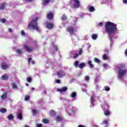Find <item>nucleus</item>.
<instances>
[{
  "mask_svg": "<svg viewBox=\"0 0 127 127\" xmlns=\"http://www.w3.org/2000/svg\"><path fill=\"white\" fill-rule=\"evenodd\" d=\"M95 10V8H94V6H91L89 7V11H90L91 12H93Z\"/></svg>",
  "mask_w": 127,
  "mask_h": 127,
  "instance_id": "obj_27",
  "label": "nucleus"
},
{
  "mask_svg": "<svg viewBox=\"0 0 127 127\" xmlns=\"http://www.w3.org/2000/svg\"><path fill=\"white\" fill-rule=\"evenodd\" d=\"M12 86L13 89H17V85L15 83H12Z\"/></svg>",
  "mask_w": 127,
  "mask_h": 127,
  "instance_id": "obj_37",
  "label": "nucleus"
},
{
  "mask_svg": "<svg viewBox=\"0 0 127 127\" xmlns=\"http://www.w3.org/2000/svg\"><path fill=\"white\" fill-rule=\"evenodd\" d=\"M78 56V54L76 53V54L74 55V56H73L74 59H76V58H77Z\"/></svg>",
  "mask_w": 127,
  "mask_h": 127,
  "instance_id": "obj_43",
  "label": "nucleus"
},
{
  "mask_svg": "<svg viewBox=\"0 0 127 127\" xmlns=\"http://www.w3.org/2000/svg\"><path fill=\"white\" fill-rule=\"evenodd\" d=\"M8 64L6 63H2L1 64V68L2 70H5V69L8 68Z\"/></svg>",
  "mask_w": 127,
  "mask_h": 127,
  "instance_id": "obj_9",
  "label": "nucleus"
},
{
  "mask_svg": "<svg viewBox=\"0 0 127 127\" xmlns=\"http://www.w3.org/2000/svg\"><path fill=\"white\" fill-rule=\"evenodd\" d=\"M56 83H57V84H60V80H57L56 81Z\"/></svg>",
  "mask_w": 127,
  "mask_h": 127,
  "instance_id": "obj_51",
  "label": "nucleus"
},
{
  "mask_svg": "<svg viewBox=\"0 0 127 127\" xmlns=\"http://www.w3.org/2000/svg\"><path fill=\"white\" fill-rule=\"evenodd\" d=\"M125 55L127 56V49H126Z\"/></svg>",
  "mask_w": 127,
  "mask_h": 127,
  "instance_id": "obj_57",
  "label": "nucleus"
},
{
  "mask_svg": "<svg viewBox=\"0 0 127 127\" xmlns=\"http://www.w3.org/2000/svg\"><path fill=\"white\" fill-rule=\"evenodd\" d=\"M32 113H33V114H36L37 113V111H36V110L33 109L32 110Z\"/></svg>",
  "mask_w": 127,
  "mask_h": 127,
  "instance_id": "obj_46",
  "label": "nucleus"
},
{
  "mask_svg": "<svg viewBox=\"0 0 127 127\" xmlns=\"http://www.w3.org/2000/svg\"><path fill=\"white\" fill-rule=\"evenodd\" d=\"M63 120V118L58 116L56 118V121L57 122H60L61 121H62Z\"/></svg>",
  "mask_w": 127,
  "mask_h": 127,
  "instance_id": "obj_20",
  "label": "nucleus"
},
{
  "mask_svg": "<svg viewBox=\"0 0 127 127\" xmlns=\"http://www.w3.org/2000/svg\"><path fill=\"white\" fill-rule=\"evenodd\" d=\"M1 99H6V98H7V93L5 92L3 94L2 96H0Z\"/></svg>",
  "mask_w": 127,
  "mask_h": 127,
  "instance_id": "obj_19",
  "label": "nucleus"
},
{
  "mask_svg": "<svg viewBox=\"0 0 127 127\" xmlns=\"http://www.w3.org/2000/svg\"><path fill=\"white\" fill-rule=\"evenodd\" d=\"M23 47L27 52L30 53V52L33 51V48L32 47H30L28 45H24Z\"/></svg>",
  "mask_w": 127,
  "mask_h": 127,
  "instance_id": "obj_4",
  "label": "nucleus"
},
{
  "mask_svg": "<svg viewBox=\"0 0 127 127\" xmlns=\"http://www.w3.org/2000/svg\"><path fill=\"white\" fill-rule=\"evenodd\" d=\"M40 103H43V101H42V100H40Z\"/></svg>",
  "mask_w": 127,
  "mask_h": 127,
  "instance_id": "obj_59",
  "label": "nucleus"
},
{
  "mask_svg": "<svg viewBox=\"0 0 127 127\" xmlns=\"http://www.w3.org/2000/svg\"><path fill=\"white\" fill-rule=\"evenodd\" d=\"M32 59V58H30L28 59V62L29 64H30V61H31Z\"/></svg>",
  "mask_w": 127,
  "mask_h": 127,
  "instance_id": "obj_48",
  "label": "nucleus"
},
{
  "mask_svg": "<svg viewBox=\"0 0 127 127\" xmlns=\"http://www.w3.org/2000/svg\"><path fill=\"white\" fill-rule=\"evenodd\" d=\"M102 125H105L106 127H108V126H109V120H103Z\"/></svg>",
  "mask_w": 127,
  "mask_h": 127,
  "instance_id": "obj_14",
  "label": "nucleus"
},
{
  "mask_svg": "<svg viewBox=\"0 0 127 127\" xmlns=\"http://www.w3.org/2000/svg\"><path fill=\"white\" fill-rule=\"evenodd\" d=\"M32 91H34L35 90V88L34 87H32Z\"/></svg>",
  "mask_w": 127,
  "mask_h": 127,
  "instance_id": "obj_58",
  "label": "nucleus"
},
{
  "mask_svg": "<svg viewBox=\"0 0 127 127\" xmlns=\"http://www.w3.org/2000/svg\"><path fill=\"white\" fill-rule=\"evenodd\" d=\"M73 7L75 8H79L80 7V1L78 0H73Z\"/></svg>",
  "mask_w": 127,
  "mask_h": 127,
  "instance_id": "obj_6",
  "label": "nucleus"
},
{
  "mask_svg": "<svg viewBox=\"0 0 127 127\" xmlns=\"http://www.w3.org/2000/svg\"><path fill=\"white\" fill-rule=\"evenodd\" d=\"M104 89H105V90L107 91V92L110 91V87L108 86H105Z\"/></svg>",
  "mask_w": 127,
  "mask_h": 127,
  "instance_id": "obj_35",
  "label": "nucleus"
},
{
  "mask_svg": "<svg viewBox=\"0 0 127 127\" xmlns=\"http://www.w3.org/2000/svg\"><path fill=\"white\" fill-rule=\"evenodd\" d=\"M89 80H90L89 76H86L85 77V81H89Z\"/></svg>",
  "mask_w": 127,
  "mask_h": 127,
  "instance_id": "obj_42",
  "label": "nucleus"
},
{
  "mask_svg": "<svg viewBox=\"0 0 127 127\" xmlns=\"http://www.w3.org/2000/svg\"><path fill=\"white\" fill-rule=\"evenodd\" d=\"M62 20H66L67 19V16L65 14H64L61 18Z\"/></svg>",
  "mask_w": 127,
  "mask_h": 127,
  "instance_id": "obj_33",
  "label": "nucleus"
},
{
  "mask_svg": "<svg viewBox=\"0 0 127 127\" xmlns=\"http://www.w3.org/2000/svg\"><path fill=\"white\" fill-rule=\"evenodd\" d=\"M98 37V36L97 35V34H93L92 35V39H93L94 40H96V39Z\"/></svg>",
  "mask_w": 127,
  "mask_h": 127,
  "instance_id": "obj_31",
  "label": "nucleus"
},
{
  "mask_svg": "<svg viewBox=\"0 0 127 127\" xmlns=\"http://www.w3.org/2000/svg\"><path fill=\"white\" fill-rule=\"evenodd\" d=\"M86 66V64L85 63H80L79 64H78V67L80 68V69H82V68H84V66Z\"/></svg>",
  "mask_w": 127,
  "mask_h": 127,
  "instance_id": "obj_17",
  "label": "nucleus"
},
{
  "mask_svg": "<svg viewBox=\"0 0 127 127\" xmlns=\"http://www.w3.org/2000/svg\"><path fill=\"white\" fill-rule=\"evenodd\" d=\"M43 93H44V94H47V91L46 90H44Z\"/></svg>",
  "mask_w": 127,
  "mask_h": 127,
  "instance_id": "obj_56",
  "label": "nucleus"
},
{
  "mask_svg": "<svg viewBox=\"0 0 127 127\" xmlns=\"http://www.w3.org/2000/svg\"><path fill=\"white\" fill-rule=\"evenodd\" d=\"M25 85H26V86H28V83H26Z\"/></svg>",
  "mask_w": 127,
  "mask_h": 127,
  "instance_id": "obj_60",
  "label": "nucleus"
},
{
  "mask_svg": "<svg viewBox=\"0 0 127 127\" xmlns=\"http://www.w3.org/2000/svg\"><path fill=\"white\" fill-rule=\"evenodd\" d=\"M76 96H77V93H76V92H72L70 95V97L71 98H72V99H74L76 98Z\"/></svg>",
  "mask_w": 127,
  "mask_h": 127,
  "instance_id": "obj_21",
  "label": "nucleus"
},
{
  "mask_svg": "<svg viewBox=\"0 0 127 127\" xmlns=\"http://www.w3.org/2000/svg\"><path fill=\"white\" fill-rule=\"evenodd\" d=\"M109 106L108 104H105L104 105V110H109Z\"/></svg>",
  "mask_w": 127,
  "mask_h": 127,
  "instance_id": "obj_28",
  "label": "nucleus"
},
{
  "mask_svg": "<svg viewBox=\"0 0 127 127\" xmlns=\"http://www.w3.org/2000/svg\"><path fill=\"white\" fill-rule=\"evenodd\" d=\"M47 17L49 20H52L53 19V13L52 12L48 13L47 15Z\"/></svg>",
  "mask_w": 127,
  "mask_h": 127,
  "instance_id": "obj_8",
  "label": "nucleus"
},
{
  "mask_svg": "<svg viewBox=\"0 0 127 127\" xmlns=\"http://www.w3.org/2000/svg\"><path fill=\"white\" fill-rule=\"evenodd\" d=\"M42 122L43 124H48V123H49V120L47 119H43Z\"/></svg>",
  "mask_w": 127,
  "mask_h": 127,
  "instance_id": "obj_30",
  "label": "nucleus"
},
{
  "mask_svg": "<svg viewBox=\"0 0 127 127\" xmlns=\"http://www.w3.org/2000/svg\"><path fill=\"white\" fill-rule=\"evenodd\" d=\"M102 58L103 60H108V55H107L106 54H104L102 56Z\"/></svg>",
  "mask_w": 127,
  "mask_h": 127,
  "instance_id": "obj_24",
  "label": "nucleus"
},
{
  "mask_svg": "<svg viewBox=\"0 0 127 127\" xmlns=\"http://www.w3.org/2000/svg\"><path fill=\"white\" fill-rule=\"evenodd\" d=\"M118 74L119 78H122L127 73V69H126L125 64H120L118 65Z\"/></svg>",
  "mask_w": 127,
  "mask_h": 127,
  "instance_id": "obj_2",
  "label": "nucleus"
},
{
  "mask_svg": "<svg viewBox=\"0 0 127 127\" xmlns=\"http://www.w3.org/2000/svg\"><path fill=\"white\" fill-rule=\"evenodd\" d=\"M78 55H81L82 53H83V51L82 50V49H79V50L78 51Z\"/></svg>",
  "mask_w": 127,
  "mask_h": 127,
  "instance_id": "obj_38",
  "label": "nucleus"
},
{
  "mask_svg": "<svg viewBox=\"0 0 127 127\" xmlns=\"http://www.w3.org/2000/svg\"><path fill=\"white\" fill-rule=\"evenodd\" d=\"M53 23H48L47 24V28H48L49 29H52L53 28Z\"/></svg>",
  "mask_w": 127,
  "mask_h": 127,
  "instance_id": "obj_11",
  "label": "nucleus"
},
{
  "mask_svg": "<svg viewBox=\"0 0 127 127\" xmlns=\"http://www.w3.org/2000/svg\"><path fill=\"white\" fill-rule=\"evenodd\" d=\"M94 62H96V63H100V60L98 59L97 58H94Z\"/></svg>",
  "mask_w": 127,
  "mask_h": 127,
  "instance_id": "obj_39",
  "label": "nucleus"
},
{
  "mask_svg": "<svg viewBox=\"0 0 127 127\" xmlns=\"http://www.w3.org/2000/svg\"><path fill=\"white\" fill-rule=\"evenodd\" d=\"M8 30H9V31L10 32H11V33H12V32H13L12 29H11V28H9L8 29Z\"/></svg>",
  "mask_w": 127,
  "mask_h": 127,
  "instance_id": "obj_49",
  "label": "nucleus"
},
{
  "mask_svg": "<svg viewBox=\"0 0 127 127\" xmlns=\"http://www.w3.org/2000/svg\"><path fill=\"white\" fill-rule=\"evenodd\" d=\"M31 63L34 65L35 64V62H34V61H31Z\"/></svg>",
  "mask_w": 127,
  "mask_h": 127,
  "instance_id": "obj_52",
  "label": "nucleus"
},
{
  "mask_svg": "<svg viewBox=\"0 0 127 127\" xmlns=\"http://www.w3.org/2000/svg\"><path fill=\"white\" fill-rule=\"evenodd\" d=\"M44 2H43V5H46V4H48L49 3V2L50 1V0H43Z\"/></svg>",
  "mask_w": 127,
  "mask_h": 127,
  "instance_id": "obj_22",
  "label": "nucleus"
},
{
  "mask_svg": "<svg viewBox=\"0 0 127 127\" xmlns=\"http://www.w3.org/2000/svg\"><path fill=\"white\" fill-rule=\"evenodd\" d=\"M16 53H17V54H18L19 55H20V54H21V53H22V51H21V50H19V49H17L16 50Z\"/></svg>",
  "mask_w": 127,
  "mask_h": 127,
  "instance_id": "obj_32",
  "label": "nucleus"
},
{
  "mask_svg": "<svg viewBox=\"0 0 127 127\" xmlns=\"http://www.w3.org/2000/svg\"><path fill=\"white\" fill-rule=\"evenodd\" d=\"M4 7H5V3H3L0 5V9L2 10L4 9Z\"/></svg>",
  "mask_w": 127,
  "mask_h": 127,
  "instance_id": "obj_23",
  "label": "nucleus"
},
{
  "mask_svg": "<svg viewBox=\"0 0 127 127\" xmlns=\"http://www.w3.org/2000/svg\"><path fill=\"white\" fill-rule=\"evenodd\" d=\"M1 22H2V23H5V21H6V20L4 18H2L0 19Z\"/></svg>",
  "mask_w": 127,
  "mask_h": 127,
  "instance_id": "obj_41",
  "label": "nucleus"
},
{
  "mask_svg": "<svg viewBox=\"0 0 127 127\" xmlns=\"http://www.w3.org/2000/svg\"><path fill=\"white\" fill-rule=\"evenodd\" d=\"M90 101L91 103H94V102H95V98H94V96L91 97Z\"/></svg>",
  "mask_w": 127,
  "mask_h": 127,
  "instance_id": "obj_36",
  "label": "nucleus"
},
{
  "mask_svg": "<svg viewBox=\"0 0 127 127\" xmlns=\"http://www.w3.org/2000/svg\"><path fill=\"white\" fill-rule=\"evenodd\" d=\"M30 98V97L28 95H26L25 97V101H29V98Z\"/></svg>",
  "mask_w": 127,
  "mask_h": 127,
  "instance_id": "obj_40",
  "label": "nucleus"
},
{
  "mask_svg": "<svg viewBox=\"0 0 127 127\" xmlns=\"http://www.w3.org/2000/svg\"><path fill=\"white\" fill-rule=\"evenodd\" d=\"M67 89L68 88L66 87H63L61 89H58V91L60 92V93H63V92H66Z\"/></svg>",
  "mask_w": 127,
  "mask_h": 127,
  "instance_id": "obj_10",
  "label": "nucleus"
},
{
  "mask_svg": "<svg viewBox=\"0 0 127 127\" xmlns=\"http://www.w3.org/2000/svg\"><path fill=\"white\" fill-rule=\"evenodd\" d=\"M87 64L88 65H89V68H90L91 69H93L94 68V65L92 64V61H89L87 62Z\"/></svg>",
  "mask_w": 127,
  "mask_h": 127,
  "instance_id": "obj_13",
  "label": "nucleus"
},
{
  "mask_svg": "<svg viewBox=\"0 0 127 127\" xmlns=\"http://www.w3.org/2000/svg\"><path fill=\"white\" fill-rule=\"evenodd\" d=\"M99 26L101 27V26H103V22H101L98 24Z\"/></svg>",
  "mask_w": 127,
  "mask_h": 127,
  "instance_id": "obj_47",
  "label": "nucleus"
},
{
  "mask_svg": "<svg viewBox=\"0 0 127 127\" xmlns=\"http://www.w3.org/2000/svg\"><path fill=\"white\" fill-rule=\"evenodd\" d=\"M50 115L52 117H55V116H56V112L53 110H52L50 112Z\"/></svg>",
  "mask_w": 127,
  "mask_h": 127,
  "instance_id": "obj_18",
  "label": "nucleus"
},
{
  "mask_svg": "<svg viewBox=\"0 0 127 127\" xmlns=\"http://www.w3.org/2000/svg\"><path fill=\"white\" fill-rule=\"evenodd\" d=\"M2 80H4L6 81V80L8 79V75L6 74H4L3 76H1Z\"/></svg>",
  "mask_w": 127,
  "mask_h": 127,
  "instance_id": "obj_12",
  "label": "nucleus"
},
{
  "mask_svg": "<svg viewBox=\"0 0 127 127\" xmlns=\"http://www.w3.org/2000/svg\"><path fill=\"white\" fill-rule=\"evenodd\" d=\"M14 117L12 114H9L7 116V119L8 120H12V119H14Z\"/></svg>",
  "mask_w": 127,
  "mask_h": 127,
  "instance_id": "obj_26",
  "label": "nucleus"
},
{
  "mask_svg": "<svg viewBox=\"0 0 127 127\" xmlns=\"http://www.w3.org/2000/svg\"><path fill=\"white\" fill-rule=\"evenodd\" d=\"M37 127H42V124H38Z\"/></svg>",
  "mask_w": 127,
  "mask_h": 127,
  "instance_id": "obj_50",
  "label": "nucleus"
},
{
  "mask_svg": "<svg viewBox=\"0 0 127 127\" xmlns=\"http://www.w3.org/2000/svg\"><path fill=\"white\" fill-rule=\"evenodd\" d=\"M39 19V18L38 17H35V18L32 20L31 22H30L28 24V28H32L34 30H36L38 32H39V27L37 25V21Z\"/></svg>",
  "mask_w": 127,
  "mask_h": 127,
  "instance_id": "obj_3",
  "label": "nucleus"
},
{
  "mask_svg": "<svg viewBox=\"0 0 127 127\" xmlns=\"http://www.w3.org/2000/svg\"><path fill=\"white\" fill-rule=\"evenodd\" d=\"M105 31L107 33L108 37L111 38V34H115L118 28L117 25L113 22L107 21L105 25Z\"/></svg>",
  "mask_w": 127,
  "mask_h": 127,
  "instance_id": "obj_1",
  "label": "nucleus"
},
{
  "mask_svg": "<svg viewBox=\"0 0 127 127\" xmlns=\"http://www.w3.org/2000/svg\"><path fill=\"white\" fill-rule=\"evenodd\" d=\"M103 67H104L105 68H106V67H108V64H103Z\"/></svg>",
  "mask_w": 127,
  "mask_h": 127,
  "instance_id": "obj_53",
  "label": "nucleus"
},
{
  "mask_svg": "<svg viewBox=\"0 0 127 127\" xmlns=\"http://www.w3.org/2000/svg\"><path fill=\"white\" fill-rule=\"evenodd\" d=\"M54 48L55 51H57V50H58V47H57V46H54Z\"/></svg>",
  "mask_w": 127,
  "mask_h": 127,
  "instance_id": "obj_45",
  "label": "nucleus"
},
{
  "mask_svg": "<svg viewBox=\"0 0 127 127\" xmlns=\"http://www.w3.org/2000/svg\"><path fill=\"white\" fill-rule=\"evenodd\" d=\"M21 34L22 36H24V35H25V32H24L23 31H21Z\"/></svg>",
  "mask_w": 127,
  "mask_h": 127,
  "instance_id": "obj_44",
  "label": "nucleus"
},
{
  "mask_svg": "<svg viewBox=\"0 0 127 127\" xmlns=\"http://www.w3.org/2000/svg\"><path fill=\"white\" fill-rule=\"evenodd\" d=\"M67 31L68 32L72 35L73 33H74V28L72 26H68L67 28Z\"/></svg>",
  "mask_w": 127,
  "mask_h": 127,
  "instance_id": "obj_7",
  "label": "nucleus"
},
{
  "mask_svg": "<svg viewBox=\"0 0 127 127\" xmlns=\"http://www.w3.org/2000/svg\"><path fill=\"white\" fill-rule=\"evenodd\" d=\"M17 117L19 120H22V114L20 113H18Z\"/></svg>",
  "mask_w": 127,
  "mask_h": 127,
  "instance_id": "obj_25",
  "label": "nucleus"
},
{
  "mask_svg": "<svg viewBox=\"0 0 127 127\" xmlns=\"http://www.w3.org/2000/svg\"><path fill=\"white\" fill-rule=\"evenodd\" d=\"M123 3H127V0H123Z\"/></svg>",
  "mask_w": 127,
  "mask_h": 127,
  "instance_id": "obj_54",
  "label": "nucleus"
},
{
  "mask_svg": "<svg viewBox=\"0 0 127 127\" xmlns=\"http://www.w3.org/2000/svg\"><path fill=\"white\" fill-rule=\"evenodd\" d=\"M57 75L58 76L59 78H62L66 75V73L63 70H60L57 72Z\"/></svg>",
  "mask_w": 127,
  "mask_h": 127,
  "instance_id": "obj_5",
  "label": "nucleus"
},
{
  "mask_svg": "<svg viewBox=\"0 0 127 127\" xmlns=\"http://www.w3.org/2000/svg\"><path fill=\"white\" fill-rule=\"evenodd\" d=\"M26 0V1H28L29 2H31V1H32V0Z\"/></svg>",
  "mask_w": 127,
  "mask_h": 127,
  "instance_id": "obj_55",
  "label": "nucleus"
},
{
  "mask_svg": "<svg viewBox=\"0 0 127 127\" xmlns=\"http://www.w3.org/2000/svg\"><path fill=\"white\" fill-rule=\"evenodd\" d=\"M104 114L105 116H108L111 115V111L108 110L104 111Z\"/></svg>",
  "mask_w": 127,
  "mask_h": 127,
  "instance_id": "obj_15",
  "label": "nucleus"
},
{
  "mask_svg": "<svg viewBox=\"0 0 127 127\" xmlns=\"http://www.w3.org/2000/svg\"><path fill=\"white\" fill-rule=\"evenodd\" d=\"M0 113H2V114L4 113H6V109L5 108H2L0 110Z\"/></svg>",
  "mask_w": 127,
  "mask_h": 127,
  "instance_id": "obj_29",
  "label": "nucleus"
},
{
  "mask_svg": "<svg viewBox=\"0 0 127 127\" xmlns=\"http://www.w3.org/2000/svg\"><path fill=\"white\" fill-rule=\"evenodd\" d=\"M27 81L28 83H30L32 81V78L31 77H27Z\"/></svg>",
  "mask_w": 127,
  "mask_h": 127,
  "instance_id": "obj_34",
  "label": "nucleus"
},
{
  "mask_svg": "<svg viewBox=\"0 0 127 127\" xmlns=\"http://www.w3.org/2000/svg\"><path fill=\"white\" fill-rule=\"evenodd\" d=\"M79 61H76L75 62H74V64H73V66H74V67H76V68H78L79 67Z\"/></svg>",
  "mask_w": 127,
  "mask_h": 127,
  "instance_id": "obj_16",
  "label": "nucleus"
}]
</instances>
